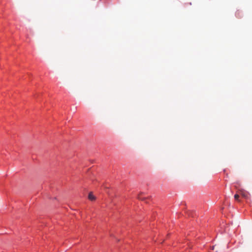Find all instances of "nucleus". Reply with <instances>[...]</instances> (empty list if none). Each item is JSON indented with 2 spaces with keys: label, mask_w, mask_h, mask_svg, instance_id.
<instances>
[{
  "label": "nucleus",
  "mask_w": 252,
  "mask_h": 252,
  "mask_svg": "<svg viewBox=\"0 0 252 252\" xmlns=\"http://www.w3.org/2000/svg\"><path fill=\"white\" fill-rule=\"evenodd\" d=\"M241 12L239 10H237L235 12V15L238 18H240L241 17Z\"/></svg>",
  "instance_id": "2"
},
{
  "label": "nucleus",
  "mask_w": 252,
  "mask_h": 252,
  "mask_svg": "<svg viewBox=\"0 0 252 252\" xmlns=\"http://www.w3.org/2000/svg\"><path fill=\"white\" fill-rule=\"evenodd\" d=\"M239 198H240V196L238 194H235L234 195L235 200H236V201H237L238 202H240V200L239 199Z\"/></svg>",
  "instance_id": "3"
},
{
  "label": "nucleus",
  "mask_w": 252,
  "mask_h": 252,
  "mask_svg": "<svg viewBox=\"0 0 252 252\" xmlns=\"http://www.w3.org/2000/svg\"><path fill=\"white\" fill-rule=\"evenodd\" d=\"M138 198H139V199H141V197H140V196H139V197H138Z\"/></svg>",
  "instance_id": "5"
},
{
  "label": "nucleus",
  "mask_w": 252,
  "mask_h": 252,
  "mask_svg": "<svg viewBox=\"0 0 252 252\" xmlns=\"http://www.w3.org/2000/svg\"><path fill=\"white\" fill-rule=\"evenodd\" d=\"M88 198L91 201H94L95 199V196L94 195L92 192H90L88 195Z\"/></svg>",
  "instance_id": "1"
},
{
  "label": "nucleus",
  "mask_w": 252,
  "mask_h": 252,
  "mask_svg": "<svg viewBox=\"0 0 252 252\" xmlns=\"http://www.w3.org/2000/svg\"><path fill=\"white\" fill-rule=\"evenodd\" d=\"M243 195L244 196H245V197H246V196H247V195H245V194H243Z\"/></svg>",
  "instance_id": "4"
}]
</instances>
